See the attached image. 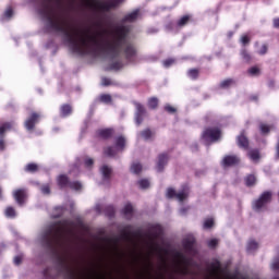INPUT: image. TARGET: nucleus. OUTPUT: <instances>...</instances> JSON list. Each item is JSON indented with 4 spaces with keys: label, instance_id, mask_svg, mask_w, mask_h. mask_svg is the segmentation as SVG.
<instances>
[{
    "label": "nucleus",
    "instance_id": "7c9ffc66",
    "mask_svg": "<svg viewBox=\"0 0 279 279\" xmlns=\"http://www.w3.org/2000/svg\"><path fill=\"white\" fill-rule=\"evenodd\" d=\"M246 186H254L256 184V177L254 174L247 175L245 178Z\"/></svg>",
    "mask_w": 279,
    "mask_h": 279
},
{
    "label": "nucleus",
    "instance_id": "2f4dec72",
    "mask_svg": "<svg viewBox=\"0 0 279 279\" xmlns=\"http://www.w3.org/2000/svg\"><path fill=\"white\" fill-rule=\"evenodd\" d=\"M148 108H150L151 110H156V108H158V98L153 97L148 99Z\"/></svg>",
    "mask_w": 279,
    "mask_h": 279
},
{
    "label": "nucleus",
    "instance_id": "3c124183",
    "mask_svg": "<svg viewBox=\"0 0 279 279\" xmlns=\"http://www.w3.org/2000/svg\"><path fill=\"white\" fill-rule=\"evenodd\" d=\"M258 53L259 56H265V53H267V45H263Z\"/></svg>",
    "mask_w": 279,
    "mask_h": 279
},
{
    "label": "nucleus",
    "instance_id": "7ed1b4c3",
    "mask_svg": "<svg viewBox=\"0 0 279 279\" xmlns=\"http://www.w3.org/2000/svg\"><path fill=\"white\" fill-rule=\"evenodd\" d=\"M203 141H205L206 145L209 143H217L219 138H221V130L217 128H209L203 132Z\"/></svg>",
    "mask_w": 279,
    "mask_h": 279
},
{
    "label": "nucleus",
    "instance_id": "f3484780",
    "mask_svg": "<svg viewBox=\"0 0 279 279\" xmlns=\"http://www.w3.org/2000/svg\"><path fill=\"white\" fill-rule=\"evenodd\" d=\"M238 162H239V157L236 156H226L222 159L223 167H232V165H238Z\"/></svg>",
    "mask_w": 279,
    "mask_h": 279
},
{
    "label": "nucleus",
    "instance_id": "052dcab7",
    "mask_svg": "<svg viewBox=\"0 0 279 279\" xmlns=\"http://www.w3.org/2000/svg\"><path fill=\"white\" fill-rule=\"evenodd\" d=\"M277 158H279V143L277 145Z\"/></svg>",
    "mask_w": 279,
    "mask_h": 279
},
{
    "label": "nucleus",
    "instance_id": "4c0bfd02",
    "mask_svg": "<svg viewBox=\"0 0 279 279\" xmlns=\"http://www.w3.org/2000/svg\"><path fill=\"white\" fill-rule=\"evenodd\" d=\"M84 165L87 169H90V167H93V165H95V160H93V158H90V157H85Z\"/></svg>",
    "mask_w": 279,
    "mask_h": 279
},
{
    "label": "nucleus",
    "instance_id": "c756f323",
    "mask_svg": "<svg viewBox=\"0 0 279 279\" xmlns=\"http://www.w3.org/2000/svg\"><path fill=\"white\" fill-rule=\"evenodd\" d=\"M141 136L143 137L144 141H149V138H151V136H154V133H151V130L146 129L141 132Z\"/></svg>",
    "mask_w": 279,
    "mask_h": 279
},
{
    "label": "nucleus",
    "instance_id": "cd10ccee",
    "mask_svg": "<svg viewBox=\"0 0 279 279\" xmlns=\"http://www.w3.org/2000/svg\"><path fill=\"white\" fill-rule=\"evenodd\" d=\"M64 215V207L63 206H58L54 208V214H52V217L54 219H58V217H62Z\"/></svg>",
    "mask_w": 279,
    "mask_h": 279
},
{
    "label": "nucleus",
    "instance_id": "9d476101",
    "mask_svg": "<svg viewBox=\"0 0 279 279\" xmlns=\"http://www.w3.org/2000/svg\"><path fill=\"white\" fill-rule=\"evenodd\" d=\"M183 247L187 254H196L195 236L189 234L183 239Z\"/></svg>",
    "mask_w": 279,
    "mask_h": 279
},
{
    "label": "nucleus",
    "instance_id": "49530a36",
    "mask_svg": "<svg viewBox=\"0 0 279 279\" xmlns=\"http://www.w3.org/2000/svg\"><path fill=\"white\" fill-rule=\"evenodd\" d=\"M109 247H111V250H119V241L116 240L113 242H109Z\"/></svg>",
    "mask_w": 279,
    "mask_h": 279
},
{
    "label": "nucleus",
    "instance_id": "b1692460",
    "mask_svg": "<svg viewBox=\"0 0 279 279\" xmlns=\"http://www.w3.org/2000/svg\"><path fill=\"white\" fill-rule=\"evenodd\" d=\"M4 215L8 219H14L16 217V210L14 207H7L4 210Z\"/></svg>",
    "mask_w": 279,
    "mask_h": 279
},
{
    "label": "nucleus",
    "instance_id": "8fccbe9b",
    "mask_svg": "<svg viewBox=\"0 0 279 279\" xmlns=\"http://www.w3.org/2000/svg\"><path fill=\"white\" fill-rule=\"evenodd\" d=\"M240 43H242L244 46L247 45L250 43V37L247 35H243Z\"/></svg>",
    "mask_w": 279,
    "mask_h": 279
},
{
    "label": "nucleus",
    "instance_id": "a19ab883",
    "mask_svg": "<svg viewBox=\"0 0 279 279\" xmlns=\"http://www.w3.org/2000/svg\"><path fill=\"white\" fill-rule=\"evenodd\" d=\"M40 191H41L43 195H49L51 193V187L49 186V184H44L40 187Z\"/></svg>",
    "mask_w": 279,
    "mask_h": 279
},
{
    "label": "nucleus",
    "instance_id": "9b49d317",
    "mask_svg": "<svg viewBox=\"0 0 279 279\" xmlns=\"http://www.w3.org/2000/svg\"><path fill=\"white\" fill-rule=\"evenodd\" d=\"M134 106L136 108L135 123H136V125H141V123H143V119H144L147 111L145 110V106H143L140 102H134Z\"/></svg>",
    "mask_w": 279,
    "mask_h": 279
},
{
    "label": "nucleus",
    "instance_id": "ddd939ff",
    "mask_svg": "<svg viewBox=\"0 0 279 279\" xmlns=\"http://www.w3.org/2000/svg\"><path fill=\"white\" fill-rule=\"evenodd\" d=\"M40 117H43L40 113L33 112L31 117L25 121L26 130H33L36 126V123H38L40 120Z\"/></svg>",
    "mask_w": 279,
    "mask_h": 279
},
{
    "label": "nucleus",
    "instance_id": "13d9d810",
    "mask_svg": "<svg viewBox=\"0 0 279 279\" xmlns=\"http://www.w3.org/2000/svg\"><path fill=\"white\" fill-rule=\"evenodd\" d=\"M95 210L96 213H101V205H96Z\"/></svg>",
    "mask_w": 279,
    "mask_h": 279
},
{
    "label": "nucleus",
    "instance_id": "5fc2aeb1",
    "mask_svg": "<svg viewBox=\"0 0 279 279\" xmlns=\"http://www.w3.org/2000/svg\"><path fill=\"white\" fill-rule=\"evenodd\" d=\"M180 215H186V213H189V207H182L180 210H179Z\"/></svg>",
    "mask_w": 279,
    "mask_h": 279
},
{
    "label": "nucleus",
    "instance_id": "58836bf2",
    "mask_svg": "<svg viewBox=\"0 0 279 279\" xmlns=\"http://www.w3.org/2000/svg\"><path fill=\"white\" fill-rule=\"evenodd\" d=\"M38 170V166L36 163H28L25 168V171L34 173V171Z\"/></svg>",
    "mask_w": 279,
    "mask_h": 279
},
{
    "label": "nucleus",
    "instance_id": "39448f33",
    "mask_svg": "<svg viewBox=\"0 0 279 279\" xmlns=\"http://www.w3.org/2000/svg\"><path fill=\"white\" fill-rule=\"evenodd\" d=\"M57 183L60 189H64L65 186H70L73 191H82V183L80 181L69 182V177L61 174L57 178Z\"/></svg>",
    "mask_w": 279,
    "mask_h": 279
},
{
    "label": "nucleus",
    "instance_id": "0eeeda50",
    "mask_svg": "<svg viewBox=\"0 0 279 279\" xmlns=\"http://www.w3.org/2000/svg\"><path fill=\"white\" fill-rule=\"evenodd\" d=\"M123 0H104L96 3V10L104 14L105 12H110L112 9L117 8L119 3Z\"/></svg>",
    "mask_w": 279,
    "mask_h": 279
},
{
    "label": "nucleus",
    "instance_id": "de8ad7c7",
    "mask_svg": "<svg viewBox=\"0 0 279 279\" xmlns=\"http://www.w3.org/2000/svg\"><path fill=\"white\" fill-rule=\"evenodd\" d=\"M110 84H112V81H110V78H108V77H102L101 78V85L102 86H110Z\"/></svg>",
    "mask_w": 279,
    "mask_h": 279
},
{
    "label": "nucleus",
    "instance_id": "f03ea898",
    "mask_svg": "<svg viewBox=\"0 0 279 279\" xmlns=\"http://www.w3.org/2000/svg\"><path fill=\"white\" fill-rule=\"evenodd\" d=\"M77 236V226L73 220H62L50 225L38 238V241L46 250L58 252V247L64 251L61 255L60 263L62 269L69 274L71 278L75 276V267L73 266V257L69 254L71 244Z\"/></svg>",
    "mask_w": 279,
    "mask_h": 279
},
{
    "label": "nucleus",
    "instance_id": "5701e85b",
    "mask_svg": "<svg viewBox=\"0 0 279 279\" xmlns=\"http://www.w3.org/2000/svg\"><path fill=\"white\" fill-rule=\"evenodd\" d=\"M235 85H236V81H235V80H233V78H227V80L220 82V85H219V86H220L221 88H230V87L235 86Z\"/></svg>",
    "mask_w": 279,
    "mask_h": 279
},
{
    "label": "nucleus",
    "instance_id": "393cba45",
    "mask_svg": "<svg viewBox=\"0 0 279 279\" xmlns=\"http://www.w3.org/2000/svg\"><path fill=\"white\" fill-rule=\"evenodd\" d=\"M61 117H69L71 112H73V109L70 107V105H63L60 109Z\"/></svg>",
    "mask_w": 279,
    "mask_h": 279
},
{
    "label": "nucleus",
    "instance_id": "a878e982",
    "mask_svg": "<svg viewBox=\"0 0 279 279\" xmlns=\"http://www.w3.org/2000/svg\"><path fill=\"white\" fill-rule=\"evenodd\" d=\"M248 158H251L253 162H258V160L260 159V153H258V150L256 149H253L248 151Z\"/></svg>",
    "mask_w": 279,
    "mask_h": 279
},
{
    "label": "nucleus",
    "instance_id": "864d4df0",
    "mask_svg": "<svg viewBox=\"0 0 279 279\" xmlns=\"http://www.w3.org/2000/svg\"><path fill=\"white\" fill-rule=\"evenodd\" d=\"M73 171L74 173H80V166H77V163L73 166V169L70 171V173H73Z\"/></svg>",
    "mask_w": 279,
    "mask_h": 279
},
{
    "label": "nucleus",
    "instance_id": "6e6d98bb",
    "mask_svg": "<svg viewBox=\"0 0 279 279\" xmlns=\"http://www.w3.org/2000/svg\"><path fill=\"white\" fill-rule=\"evenodd\" d=\"M44 276L45 278H51V276L49 275V268L44 270Z\"/></svg>",
    "mask_w": 279,
    "mask_h": 279
},
{
    "label": "nucleus",
    "instance_id": "4be33fe9",
    "mask_svg": "<svg viewBox=\"0 0 279 279\" xmlns=\"http://www.w3.org/2000/svg\"><path fill=\"white\" fill-rule=\"evenodd\" d=\"M112 134H114L112 129H102L98 131V136H100V138H110Z\"/></svg>",
    "mask_w": 279,
    "mask_h": 279
},
{
    "label": "nucleus",
    "instance_id": "f257e3e1",
    "mask_svg": "<svg viewBox=\"0 0 279 279\" xmlns=\"http://www.w3.org/2000/svg\"><path fill=\"white\" fill-rule=\"evenodd\" d=\"M64 0H36L39 5L37 12L45 21L48 32L62 34L63 41L75 56H90L97 58L106 53L110 58L111 71L123 69L121 53L129 62H133L136 56V49L130 44V31L132 26L128 23H134L138 19V9L126 14L110 33L106 28L77 29L71 22L69 11L64 8Z\"/></svg>",
    "mask_w": 279,
    "mask_h": 279
},
{
    "label": "nucleus",
    "instance_id": "a18cd8bd",
    "mask_svg": "<svg viewBox=\"0 0 279 279\" xmlns=\"http://www.w3.org/2000/svg\"><path fill=\"white\" fill-rule=\"evenodd\" d=\"M218 243H219V240H217V239H211V240H209V241L207 242V245H208V247H217Z\"/></svg>",
    "mask_w": 279,
    "mask_h": 279
},
{
    "label": "nucleus",
    "instance_id": "dca6fc26",
    "mask_svg": "<svg viewBox=\"0 0 279 279\" xmlns=\"http://www.w3.org/2000/svg\"><path fill=\"white\" fill-rule=\"evenodd\" d=\"M169 161V157L166 154H161L158 157V161H157V171L160 173V171H163L167 162Z\"/></svg>",
    "mask_w": 279,
    "mask_h": 279
},
{
    "label": "nucleus",
    "instance_id": "20e7f679",
    "mask_svg": "<svg viewBox=\"0 0 279 279\" xmlns=\"http://www.w3.org/2000/svg\"><path fill=\"white\" fill-rule=\"evenodd\" d=\"M125 149V137L119 136L116 138V146H109L105 149L106 156H109L110 158L117 156L119 151H123Z\"/></svg>",
    "mask_w": 279,
    "mask_h": 279
},
{
    "label": "nucleus",
    "instance_id": "f8f14e48",
    "mask_svg": "<svg viewBox=\"0 0 279 279\" xmlns=\"http://www.w3.org/2000/svg\"><path fill=\"white\" fill-rule=\"evenodd\" d=\"M13 197L19 206H23V204H25V198L27 197V191L25 189L15 190L13 192Z\"/></svg>",
    "mask_w": 279,
    "mask_h": 279
},
{
    "label": "nucleus",
    "instance_id": "e433bc0d",
    "mask_svg": "<svg viewBox=\"0 0 279 279\" xmlns=\"http://www.w3.org/2000/svg\"><path fill=\"white\" fill-rule=\"evenodd\" d=\"M140 189H149V180L142 179L137 182Z\"/></svg>",
    "mask_w": 279,
    "mask_h": 279
},
{
    "label": "nucleus",
    "instance_id": "6ab92c4d",
    "mask_svg": "<svg viewBox=\"0 0 279 279\" xmlns=\"http://www.w3.org/2000/svg\"><path fill=\"white\" fill-rule=\"evenodd\" d=\"M122 214L126 219H132V216L134 215V207H132V204L128 203L122 209Z\"/></svg>",
    "mask_w": 279,
    "mask_h": 279
},
{
    "label": "nucleus",
    "instance_id": "6e6552de",
    "mask_svg": "<svg viewBox=\"0 0 279 279\" xmlns=\"http://www.w3.org/2000/svg\"><path fill=\"white\" fill-rule=\"evenodd\" d=\"M269 202H271V192H264L259 198L253 203V210L260 213Z\"/></svg>",
    "mask_w": 279,
    "mask_h": 279
},
{
    "label": "nucleus",
    "instance_id": "a211bd4d",
    "mask_svg": "<svg viewBox=\"0 0 279 279\" xmlns=\"http://www.w3.org/2000/svg\"><path fill=\"white\" fill-rule=\"evenodd\" d=\"M238 145L242 148V149H247L250 147V141H247V137L245 136V133H241L238 136Z\"/></svg>",
    "mask_w": 279,
    "mask_h": 279
},
{
    "label": "nucleus",
    "instance_id": "4d7b16f0",
    "mask_svg": "<svg viewBox=\"0 0 279 279\" xmlns=\"http://www.w3.org/2000/svg\"><path fill=\"white\" fill-rule=\"evenodd\" d=\"M274 27L279 28V19L274 20Z\"/></svg>",
    "mask_w": 279,
    "mask_h": 279
},
{
    "label": "nucleus",
    "instance_id": "72a5a7b5",
    "mask_svg": "<svg viewBox=\"0 0 279 279\" xmlns=\"http://www.w3.org/2000/svg\"><path fill=\"white\" fill-rule=\"evenodd\" d=\"M105 215L107 217H114V206L108 205L107 207H105Z\"/></svg>",
    "mask_w": 279,
    "mask_h": 279
},
{
    "label": "nucleus",
    "instance_id": "c85d7f7f",
    "mask_svg": "<svg viewBox=\"0 0 279 279\" xmlns=\"http://www.w3.org/2000/svg\"><path fill=\"white\" fill-rule=\"evenodd\" d=\"M198 75H199V70L197 69H191L187 71V77H190V80H197Z\"/></svg>",
    "mask_w": 279,
    "mask_h": 279
},
{
    "label": "nucleus",
    "instance_id": "bf43d9fd",
    "mask_svg": "<svg viewBox=\"0 0 279 279\" xmlns=\"http://www.w3.org/2000/svg\"><path fill=\"white\" fill-rule=\"evenodd\" d=\"M228 36H229V38H232V36H234V33L229 32V33H228Z\"/></svg>",
    "mask_w": 279,
    "mask_h": 279
},
{
    "label": "nucleus",
    "instance_id": "412c9836",
    "mask_svg": "<svg viewBox=\"0 0 279 279\" xmlns=\"http://www.w3.org/2000/svg\"><path fill=\"white\" fill-rule=\"evenodd\" d=\"M256 250H258V243L254 240L248 241V243L246 245L247 254H254V252H256Z\"/></svg>",
    "mask_w": 279,
    "mask_h": 279
},
{
    "label": "nucleus",
    "instance_id": "423d86ee",
    "mask_svg": "<svg viewBox=\"0 0 279 279\" xmlns=\"http://www.w3.org/2000/svg\"><path fill=\"white\" fill-rule=\"evenodd\" d=\"M166 197H168V199H172V197H175L178 202H184V199L189 197V185H183L182 190L179 193H177L173 187L168 189Z\"/></svg>",
    "mask_w": 279,
    "mask_h": 279
},
{
    "label": "nucleus",
    "instance_id": "c03bdc74",
    "mask_svg": "<svg viewBox=\"0 0 279 279\" xmlns=\"http://www.w3.org/2000/svg\"><path fill=\"white\" fill-rule=\"evenodd\" d=\"M172 64H175V60L174 59H167L163 61V66L166 69H169V66H171Z\"/></svg>",
    "mask_w": 279,
    "mask_h": 279
},
{
    "label": "nucleus",
    "instance_id": "c9c22d12",
    "mask_svg": "<svg viewBox=\"0 0 279 279\" xmlns=\"http://www.w3.org/2000/svg\"><path fill=\"white\" fill-rule=\"evenodd\" d=\"M247 73L252 75V77H254L256 75H260V70L256 66H252L251 69H248Z\"/></svg>",
    "mask_w": 279,
    "mask_h": 279
},
{
    "label": "nucleus",
    "instance_id": "e2e57ef3",
    "mask_svg": "<svg viewBox=\"0 0 279 279\" xmlns=\"http://www.w3.org/2000/svg\"><path fill=\"white\" fill-rule=\"evenodd\" d=\"M3 198V196L1 195V187H0V199H2Z\"/></svg>",
    "mask_w": 279,
    "mask_h": 279
},
{
    "label": "nucleus",
    "instance_id": "aec40b11",
    "mask_svg": "<svg viewBox=\"0 0 279 279\" xmlns=\"http://www.w3.org/2000/svg\"><path fill=\"white\" fill-rule=\"evenodd\" d=\"M13 14H14V11L11 9V7H9L4 11L3 15L0 17L1 23H5V21H10L12 19Z\"/></svg>",
    "mask_w": 279,
    "mask_h": 279
},
{
    "label": "nucleus",
    "instance_id": "37998d69",
    "mask_svg": "<svg viewBox=\"0 0 279 279\" xmlns=\"http://www.w3.org/2000/svg\"><path fill=\"white\" fill-rule=\"evenodd\" d=\"M241 57L243 58V60H245V62H250V60H252V57L247 53V50L245 49L241 51Z\"/></svg>",
    "mask_w": 279,
    "mask_h": 279
},
{
    "label": "nucleus",
    "instance_id": "473e14b6",
    "mask_svg": "<svg viewBox=\"0 0 279 279\" xmlns=\"http://www.w3.org/2000/svg\"><path fill=\"white\" fill-rule=\"evenodd\" d=\"M99 100L102 104H110L112 101V96H110L109 94H102L99 96Z\"/></svg>",
    "mask_w": 279,
    "mask_h": 279
},
{
    "label": "nucleus",
    "instance_id": "680f3d73",
    "mask_svg": "<svg viewBox=\"0 0 279 279\" xmlns=\"http://www.w3.org/2000/svg\"><path fill=\"white\" fill-rule=\"evenodd\" d=\"M181 274L186 275V274H187V270H186V269H182V270H181Z\"/></svg>",
    "mask_w": 279,
    "mask_h": 279
},
{
    "label": "nucleus",
    "instance_id": "bb28decb",
    "mask_svg": "<svg viewBox=\"0 0 279 279\" xmlns=\"http://www.w3.org/2000/svg\"><path fill=\"white\" fill-rule=\"evenodd\" d=\"M150 232L153 236H158V234L162 233V227L160 225H153L150 227Z\"/></svg>",
    "mask_w": 279,
    "mask_h": 279
},
{
    "label": "nucleus",
    "instance_id": "f704fd0d",
    "mask_svg": "<svg viewBox=\"0 0 279 279\" xmlns=\"http://www.w3.org/2000/svg\"><path fill=\"white\" fill-rule=\"evenodd\" d=\"M132 173H141L143 171V166L141 163H133L131 166Z\"/></svg>",
    "mask_w": 279,
    "mask_h": 279
},
{
    "label": "nucleus",
    "instance_id": "4468645a",
    "mask_svg": "<svg viewBox=\"0 0 279 279\" xmlns=\"http://www.w3.org/2000/svg\"><path fill=\"white\" fill-rule=\"evenodd\" d=\"M12 128V124L10 122H7L0 126V151H3L5 149V142L3 141V134L7 130H10Z\"/></svg>",
    "mask_w": 279,
    "mask_h": 279
},
{
    "label": "nucleus",
    "instance_id": "2eb2a0df",
    "mask_svg": "<svg viewBox=\"0 0 279 279\" xmlns=\"http://www.w3.org/2000/svg\"><path fill=\"white\" fill-rule=\"evenodd\" d=\"M100 173H102V184H108L110 182V175H112V168L105 165L100 168Z\"/></svg>",
    "mask_w": 279,
    "mask_h": 279
},
{
    "label": "nucleus",
    "instance_id": "ea45409f",
    "mask_svg": "<svg viewBox=\"0 0 279 279\" xmlns=\"http://www.w3.org/2000/svg\"><path fill=\"white\" fill-rule=\"evenodd\" d=\"M214 225H215V221L213 220V218H208L204 221L205 230L213 228Z\"/></svg>",
    "mask_w": 279,
    "mask_h": 279
},
{
    "label": "nucleus",
    "instance_id": "1a4fd4ad",
    "mask_svg": "<svg viewBox=\"0 0 279 279\" xmlns=\"http://www.w3.org/2000/svg\"><path fill=\"white\" fill-rule=\"evenodd\" d=\"M189 21H191V15H183L177 23L170 22L166 26V29H168V32H178L182 29V27H185Z\"/></svg>",
    "mask_w": 279,
    "mask_h": 279
},
{
    "label": "nucleus",
    "instance_id": "603ef678",
    "mask_svg": "<svg viewBox=\"0 0 279 279\" xmlns=\"http://www.w3.org/2000/svg\"><path fill=\"white\" fill-rule=\"evenodd\" d=\"M23 258L21 257V255H17L14 257L13 263L14 265H19L20 263H22Z\"/></svg>",
    "mask_w": 279,
    "mask_h": 279
},
{
    "label": "nucleus",
    "instance_id": "79ce46f5",
    "mask_svg": "<svg viewBox=\"0 0 279 279\" xmlns=\"http://www.w3.org/2000/svg\"><path fill=\"white\" fill-rule=\"evenodd\" d=\"M259 130H260L262 134H269L271 128L267 124H260Z\"/></svg>",
    "mask_w": 279,
    "mask_h": 279
},
{
    "label": "nucleus",
    "instance_id": "09e8293b",
    "mask_svg": "<svg viewBox=\"0 0 279 279\" xmlns=\"http://www.w3.org/2000/svg\"><path fill=\"white\" fill-rule=\"evenodd\" d=\"M165 111L169 112L170 114H173V112H175V108L170 106V105H166L165 106Z\"/></svg>",
    "mask_w": 279,
    "mask_h": 279
}]
</instances>
